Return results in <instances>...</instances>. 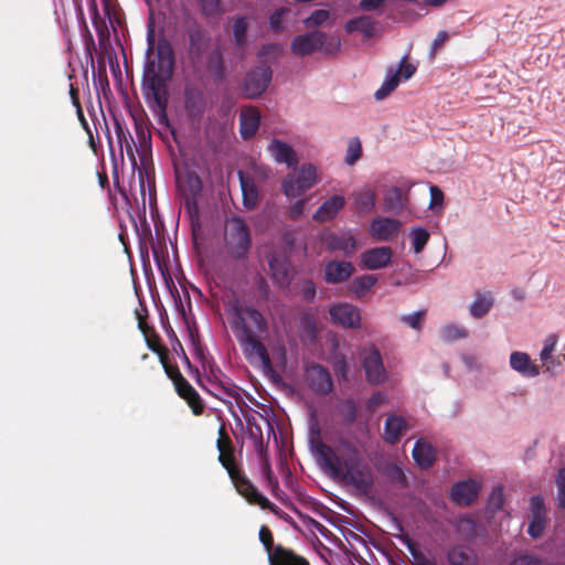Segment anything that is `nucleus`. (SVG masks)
Wrapping results in <instances>:
<instances>
[{"mask_svg":"<svg viewBox=\"0 0 565 565\" xmlns=\"http://www.w3.org/2000/svg\"><path fill=\"white\" fill-rule=\"evenodd\" d=\"M362 157V145L358 137H353L349 140L345 163L353 166Z\"/></svg>","mask_w":565,"mask_h":565,"instance_id":"obj_50","label":"nucleus"},{"mask_svg":"<svg viewBox=\"0 0 565 565\" xmlns=\"http://www.w3.org/2000/svg\"><path fill=\"white\" fill-rule=\"evenodd\" d=\"M479 484L473 480L457 482L451 488V499L460 505H470L478 497Z\"/></svg>","mask_w":565,"mask_h":565,"instance_id":"obj_23","label":"nucleus"},{"mask_svg":"<svg viewBox=\"0 0 565 565\" xmlns=\"http://www.w3.org/2000/svg\"><path fill=\"white\" fill-rule=\"evenodd\" d=\"M147 55L152 54L154 46L157 50V65L156 71L170 77L174 66V53L171 43L166 39L161 38L158 40L156 45V34L152 21L149 22L147 29Z\"/></svg>","mask_w":565,"mask_h":565,"instance_id":"obj_6","label":"nucleus"},{"mask_svg":"<svg viewBox=\"0 0 565 565\" xmlns=\"http://www.w3.org/2000/svg\"><path fill=\"white\" fill-rule=\"evenodd\" d=\"M183 104L186 115L192 119H201L206 110V98L203 90L194 85H185Z\"/></svg>","mask_w":565,"mask_h":565,"instance_id":"obj_14","label":"nucleus"},{"mask_svg":"<svg viewBox=\"0 0 565 565\" xmlns=\"http://www.w3.org/2000/svg\"><path fill=\"white\" fill-rule=\"evenodd\" d=\"M248 23L245 17H238L233 23L234 41L237 47L244 50L247 43Z\"/></svg>","mask_w":565,"mask_h":565,"instance_id":"obj_44","label":"nucleus"},{"mask_svg":"<svg viewBox=\"0 0 565 565\" xmlns=\"http://www.w3.org/2000/svg\"><path fill=\"white\" fill-rule=\"evenodd\" d=\"M363 353L362 365L366 380L371 384L383 383L386 379V371L379 349L375 345H371L369 349H364Z\"/></svg>","mask_w":565,"mask_h":565,"instance_id":"obj_13","label":"nucleus"},{"mask_svg":"<svg viewBox=\"0 0 565 565\" xmlns=\"http://www.w3.org/2000/svg\"><path fill=\"white\" fill-rule=\"evenodd\" d=\"M238 180L243 195V205L246 209L252 210L258 203V189L253 178L243 171H238Z\"/></svg>","mask_w":565,"mask_h":565,"instance_id":"obj_34","label":"nucleus"},{"mask_svg":"<svg viewBox=\"0 0 565 565\" xmlns=\"http://www.w3.org/2000/svg\"><path fill=\"white\" fill-rule=\"evenodd\" d=\"M160 362L162 363V366L164 369V372L166 374L168 375L169 379L172 380L173 384L178 383L179 382V379H183L184 376L182 375V373L180 372L178 365H172L168 362V359L166 360H160Z\"/></svg>","mask_w":565,"mask_h":565,"instance_id":"obj_63","label":"nucleus"},{"mask_svg":"<svg viewBox=\"0 0 565 565\" xmlns=\"http://www.w3.org/2000/svg\"><path fill=\"white\" fill-rule=\"evenodd\" d=\"M345 199L342 195L335 194L326 200L315 212L313 220L326 222L334 218L338 213L343 209Z\"/></svg>","mask_w":565,"mask_h":565,"instance_id":"obj_28","label":"nucleus"},{"mask_svg":"<svg viewBox=\"0 0 565 565\" xmlns=\"http://www.w3.org/2000/svg\"><path fill=\"white\" fill-rule=\"evenodd\" d=\"M218 462L227 471L231 481L236 491L249 503L259 505L264 510H269L274 514H279V508L271 503L264 494H262L252 481L245 476L243 470L236 462L235 447L225 448L218 451Z\"/></svg>","mask_w":565,"mask_h":565,"instance_id":"obj_2","label":"nucleus"},{"mask_svg":"<svg viewBox=\"0 0 565 565\" xmlns=\"http://www.w3.org/2000/svg\"><path fill=\"white\" fill-rule=\"evenodd\" d=\"M402 227V222L396 218L376 217L370 224V234L380 242H391Z\"/></svg>","mask_w":565,"mask_h":565,"instance_id":"obj_18","label":"nucleus"},{"mask_svg":"<svg viewBox=\"0 0 565 565\" xmlns=\"http://www.w3.org/2000/svg\"><path fill=\"white\" fill-rule=\"evenodd\" d=\"M397 70H401L399 76L404 81H408L415 73L416 66L407 61V55H404L401 58L399 66Z\"/></svg>","mask_w":565,"mask_h":565,"instance_id":"obj_62","label":"nucleus"},{"mask_svg":"<svg viewBox=\"0 0 565 565\" xmlns=\"http://www.w3.org/2000/svg\"><path fill=\"white\" fill-rule=\"evenodd\" d=\"M296 178L303 184L302 190H309L317 181V169L312 163H305Z\"/></svg>","mask_w":565,"mask_h":565,"instance_id":"obj_45","label":"nucleus"},{"mask_svg":"<svg viewBox=\"0 0 565 565\" xmlns=\"http://www.w3.org/2000/svg\"><path fill=\"white\" fill-rule=\"evenodd\" d=\"M267 149L277 163H286L289 168L298 164L297 153L287 142L274 138Z\"/></svg>","mask_w":565,"mask_h":565,"instance_id":"obj_22","label":"nucleus"},{"mask_svg":"<svg viewBox=\"0 0 565 565\" xmlns=\"http://www.w3.org/2000/svg\"><path fill=\"white\" fill-rule=\"evenodd\" d=\"M202 13L206 17H214L221 13V0H198Z\"/></svg>","mask_w":565,"mask_h":565,"instance_id":"obj_57","label":"nucleus"},{"mask_svg":"<svg viewBox=\"0 0 565 565\" xmlns=\"http://www.w3.org/2000/svg\"><path fill=\"white\" fill-rule=\"evenodd\" d=\"M408 428L406 419L398 415H390L384 425V439L394 445L399 441L404 431Z\"/></svg>","mask_w":565,"mask_h":565,"instance_id":"obj_30","label":"nucleus"},{"mask_svg":"<svg viewBox=\"0 0 565 565\" xmlns=\"http://www.w3.org/2000/svg\"><path fill=\"white\" fill-rule=\"evenodd\" d=\"M493 297L489 291H477L475 294V300L470 303L469 312L476 318H482L486 316L493 306Z\"/></svg>","mask_w":565,"mask_h":565,"instance_id":"obj_36","label":"nucleus"},{"mask_svg":"<svg viewBox=\"0 0 565 565\" xmlns=\"http://www.w3.org/2000/svg\"><path fill=\"white\" fill-rule=\"evenodd\" d=\"M311 447L323 469L328 470L332 476L340 470L342 459L329 445L324 444L319 436L311 438Z\"/></svg>","mask_w":565,"mask_h":565,"instance_id":"obj_17","label":"nucleus"},{"mask_svg":"<svg viewBox=\"0 0 565 565\" xmlns=\"http://www.w3.org/2000/svg\"><path fill=\"white\" fill-rule=\"evenodd\" d=\"M269 565H310V563L291 548L278 544L276 551L270 553Z\"/></svg>","mask_w":565,"mask_h":565,"instance_id":"obj_29","label":"nucleus"},{"mask_svg":"<svg viewBox=\"0 0 565 565\" xmlns=\"http://www.w3.org/2000/svg\"><path fill=\"white\" fill-rule=\"evenodd\" d=\"M354 207L360 214H369L375 207L376 194L371 188H363L354 194Z\"/></svg>","mask_w":565,"mask_h":565,"instance_id":"obj_37","label":"nucleus"},{"mask_svg":"<svg viewBox=\"0 0 565 565\" xmlns=\"http://www.w3.org/2000/svg\"><path fill=\"white\" fill-rule=\"evenodd\" d=\"M202 367L204 371V380L205 381H212V382H218L224 379H230L227 375H225L222 370L211 360L203 359L202 360Z\"/></svg>","mask_w":565,"mask_h":565,"instance_id":"obj_48","label":"nucleus"},{"mask_svg":"<svg viewBox=\"0 0 565 565\" xmlns=\"http://www.w3.org/2000/svg\"><path fill=\"white\" fill-rule=\"evenodd\" d=\"M341 41L338 35H328L321 31H311L294 38L290 51L298 56L311 55L319 51L327 55H334L339 52Z\"/></svg>","mask_w":565,"mask_h":565,"instance_id":"obj_4","label":"nucleus"},{"mask_svg":"<svg viewBox=\"0 0 565 565\" xmlns=\"http://www.w3.org/2000/svg\"><path fill=\"white\" fill-rule=\"evenodd\" d=\"M376 281L377 278L374 275H362L355 277L351 281L349 289L354 294L355 297L362 298L371 290Z\"/></svg>","mask_w":565,"mask_h":565,"instance_id":"obj_41","label":"nucleus"},{"mask_svg":"<svg viewBox=\"0 0 565 565\" xmlns=\"http://www.w3.org/2000/svg\"><path fill=\"white\" fill-rule=\"evenodd\" d=\"M163 74L156 71V62H147L143 71L142 86L147 98H151L160 111L167 107V85Z\"/></svg>","mask_w":565,"mask_h":565,"instance_id":"obj_7","label":"nucleus"},{"mask_svg":"<svg viewBox=\"0 0 565 565\" xmlns=\"http://www.w3.org/2000/svg\"><path fill=\"white\" fill-rule=\"evenodd\" d=\"M148 348L158 354L160 360L168 359L169 350L160 343V337L156 333L153 328L146 330V333H142Z\"/></svg>","mask_w":565,"mask_h":565,"instance_id":"obj_43","label":"nucleus"},{"mask_svg":"<svg viewBox=\"0 0 565 565\" xmlns=\"http://www.w3.org/2000/svg\"><path fill=\"white\" fill-rule=\"evenodd\" d=\"M401 70L390 67L386 72L385 78L381 87L375 92L374 97L376 100H382L387 97L399 84Z\"/></svg>","mask_w":565,"mask_h":565,"instance_id":"obj_38","label":"nucleus"},{"mask_svg":"<svg viewBox=\"0 0 565 565\" xmlns=\"http://www.w3.org/2000/svg\"><path fill=\"white\" fill-rule=\"evenodd\" d=\"M510 565H548V563L545 558L526 551L514 555Z\"/></svg>","mask_w":565,"mask_h":565,"instance_id":"obj_47","label":"nucleus"},{"mask_svg":"<svg viewBox=\"0 0 565 565\" xmlns=\"http://www.w3.org/2000/svg\"><path fill=\"white\" fill-rule=\"evenodd\" d=\"M386 476L391 481L399 484L401 487L407 486V478H406L403 469L397 465L393 463V465L387 466Z\"/></svg>","mask_w":565,"mask_h":565,"instance_id":"obj_55","label":"nucleus"},{"mask_svg":"<svg viewBox=\"0 0 565 565\" xmlns=\"http://www.w3.org/2000/svg\"><path fill=\"white\" fill-rule=\"evenodd\" d=\"M504 503L503 490L498 487L494 488L489 498V505L494 510H501Z\"/></svg>","mask_w":565,"mask_h":565,"instance_id":"obj_64","label":"nucleus"},{"mask_svg":"<svg viewBox=\"0 0 565 565\" xmlns=\"http://www.w3.org/2000/svg\"><path fill=\"white\" fill-rule=\"evenodd\" d=\"M260 122V114L256 107H246L239 115V134L247 140L255 136Z\"/></svg>","mask_w":565,"mask_h":565,"instance_id":"obj_25","label":"nucleus"},{"mask_svg":"<svg viewBox=\"0 0 565 565\" xmlns=\"http://www.w3.org/2000/svg\"><path fill=\"white\" fill-rule=\"evenodd\" d=\"M413 458L420 468L427 469L434 465L435 450L430 444L419 439L414 446Z\"/></svg>","mask_w":565,"mask_h":565,"instance_id":"obj_35","label":"nucleus"},{"mask_svg":"<svg viewBox=\"0 0 565 565\" xmlns=\"http://www.w3.org/2000/svg\"><path fill=\"white\" fill-rule=\"evenodd\" d=\"M93 24L98 35V46L96 62L92 57V72L93 82L97 88L98 99L102 104L103 99H106V65H105V51H106V24L103 20H99L96 8L93 12Z\"/></svg>","mask_w":565,"mask_h":565,"instance_id":"obj_5","label":"nucleus"},{"mask_svg":"<svg viewBox=\"0 0 565 565\" xmlns=\"http://www.w3.org/2000/svg\"><path fill=\"white\" fill-rule=\"evenodd\" d=\"M189 55L193 61L202 58L210 46L211 36L209 32L200 24H194L188 30Z\"/></svg>","mask_w":565,"mask_h":565,"instance_id":"obj_16","label":"nucleus"},{"mask_svg":"<svg viewBox=\"0 0 565 565\" xmlns=\"http://www.w3.org/2000/svg\"><path fill=\"white\" fill-rule=\"evenodd\" d=\"M545 527V518H532L527 527V533L531 537H540Z\"/></svg>","mask_w":565,"mask_h":565,"instance_id":"obj_59","label":"nucleus"},{"mask_svg":"<svg viewBox=\"0 0 565 565\" xmlns=\"http://www.w3.org/2000/svg\"><path fill=\"white\" fill-rule=\"evenodd\" d=\"M456 531L465 541L471 542L480 534V525L471 518H460L456 523Z\"/></svg>","mask_w":565,"mask_h":565,"instance_id":"obj_39","label":"nucleus"},{"mask_svg":"<svg viewBox=\"0 0 565 565\" xmlns=\"http://www.w3.org/2000/svg\"><path fill=\"white\" fill-rule=\"evenodd\" d=\"M338 412L342 417L343 424L345 425L353 424L358 416V407L352 399H344L340 402Z\"/></svg>","mask_w":565,"mask_h":565,"instance_id":"obj_46","label":"nucleus"},{"mask_svg":"<svg viewBox=\"0 0 565 565\" xmlns=\"http://www.w3.org/2000/svg\"><path fill=\"white\" fill-rule=\"evenodd\" d=\"M468 337V331L463 327L450 323L441 329V339L445 342H454Z\"/></svg>","mask_w":565,"mask_h":565,"instance_id":"obj_49","label":"nucleus"},{"mask_svg":"<svg viewBox=\"0 0 565 565\" xmlns=\"http://www.w3.org/2000/svg\"><path fill=\"white\" fill-rule=\"evenodd\" d=\"M510 365L523 376L533 377L540 373V367L534 364L530 355L524 352H512L510 355Z\"/></svg>","mask_w":565,"mask_h":565,"instance_id":"obj_33","label":"nucleus"},{"mask_svg":"<svg viewBox=\"0 0 565 565\" xmlns=\"http://www.w3.org/2000/svg\"><path fill=\"white\" fill-rule=\"evenodd\" d=\"M404 209L403 193L398 186L391 188L384 196V210L388 213L399 214Z\"/></svg>","mask_w":565,"mask_h":565,"instance_id":"obj_40","label":"nucleus"},{"mask_svg":"<svg viewBox=\"0 0 565 565\" xmlns=\"http://www.w3.org/2000/svg\"><path fill=\"white\" fill-rule=\"evenodd\" d=\"M287 12V9L279 8L269 15V25L271 30L276 32L284 30L282 18Z\"/></svg>","mask_w":565,"mask_h":565,"instance_id":"obj_60","label":"nucleus"},{"mask_svg":"<svg viewBox=\"0 0 565 565\" xmlns=\"http://www.w3.org/2000/svg\"><path fill=\"white\" fill-rule=\"evenodd\" d=\"M175 391L178 395L186 401L188 405L191 407L194 415H201L204 409L203 402L199 395V393L194 390V387L188 382L185 377L182 380L179 379V382L174 384Z\"/></svg>","mask_w":565,"mask_h":565,"instance_id":"obj_24","label":"nucleus"},{"mask_svg":"<svg viewBox=\"0 0 565 565\" xmlns=\"http://www.w3.org/2000/svg\"><path fill=\"white\" fill-rule=\"evenodd\" d=\"M330 17V12L324 9L315 10L308 18L303 20L306 26L322 25Z\"/></svg>","mask_w":565,"mask_h":565,"instance_id":"obj_54","label":"nucleus"},{"mask_svg":"<svg viewBox=\"0 0 565 565\" xmlns=\"http://www.w3.org/2000/svg\"><path fill=\"white\" fill-rule=\"evenodd\" d=\"M224 238L226 247H249L250 232L245 220L239 216L226 218Z\"/></svg>","mask_w":565,"mask_h":565,"instance_id":"obj_10","label":"nucleus"},{"mask_svg":"<svg viewBox=\"0 0 565 565\" xmlns=\"http://www.w3.org/2000/svg\"><path fill=\"white\" fill-rule=\"evenodd\" d=\"M333 476L340 477L344 482L353 486L362 493H369L374 486V476L371 467L354 447L348 448L340 462V470L334 472Z\"/></svg>","mask_w":565,"mask_h":565,"instance_id":"obj_3","label":"nucleus"},{"mask_svg":"<svg viewBox=\"0 0 565 565\" xmlns=\"http://www.w3.org/2000/svg\"><path fill=\"white\" fill-rule=\"evenodd\" d=\"M230 326L246 359H258L265 369H270L271 360L263 343L269 331L265 316L255 307L236 301L232 306Z\"/></svg>","mask_w":565,"mask_h":565,"instance_id":"obj_1","label":"nucleus"},{"mask_svg":"<svg viewBox=\"0 0 565 565\" xmlns=\"http://www.w3.org/2000/svg\"><path fill=\"white\" fill-rule=\"evenodd\" d=\"M329 315L334 323L344 328L355 329L360 327V310L353 305L344 302L334 305L329 309Z\"/></svg>","mask_w":565,"mask_h":565,"instance_id":"obj_15","label":"nucleus"},{"mask_svg":"<svg viewBox=\"0 0 565 565\" xmlns=\"http://www.w3.org/2000/svg\"><path fill=\"white\" fill-rule=\"evenodd\" d=\"M355 271L354 266L345 260H331L324 266V280L328 284L347 281Z\"/></svg>","mask_w":565,"mask_h":565,"instance_id":"obj_21","label":"nucleus"},{"mask_svg":"<svg viewBox=\"0 0 565 565\" xmlns=\"http://www.w3.org/2000/svg\"><path fill=\"white\" fill-rule=\"evenodd\" d=\"M305 377L308 386L316 394L327 395L333 390V381L330 372L318 363H312L307 366Z\"/></svg>","mask_w":565,"mask_h":565,"instance_id":"obj_12","label":"nucleus"},{"mask_svg":"<svg viewBox=\"0 0 565 565\" xmlns=\"http://www.w3.org/2000/svg\"><path fill=\"white\" fill-rule=\"evenodd\" d=\"M259 541L263 543V545L268 554V561L270 562V553H274L276 551L277 545H274V536L268 526H266V525L260 526Z\"/></svg>","mask_w":565,"mask_h":565,"instance_id":"obj_52","label":"nucleus"},{"mask_svg":"<svg viewBox=\"0 0 565 565\" xmlns=\"http://www.w3.org/2000/svg\"><path fill=\"white\" fill-rule=\"evenodd\" d=\"M555 482L557 486L558 508L565 510V468L558 470Z\"/></svg>","mask_w":565,"mask_h":565,"instance_id":"obj_56","label":"nucleus"},{"mask_svg":"<svg viewBox=\"0 0 565 565\" xmlns=\"http://www.w3.org/2000/svg\"><path fill=\"white\" fill-rule=\"evenodd\" d=\"M425 315L426 310L416 311L409 315L402 316L401 321L415 330H420L425 319Z\"/></svg>","mask_w":565,"mask_h":565,"instance_id":"obj_53","label":"nucleus"},{"mask_svg":"<svg viewBox=\"0 0 565 565\" xmlns=\"http://www.w3.org/2000/svg\"><path fill=\"white\" fill-rule=\"evenodd\" d=\"M271 77L273 72L268 65H259L249 70L242 85L245 97L255 99L262 96L268 88Z\"/></svg>","mask_w":565,"mask_h":565,"instance_id":"obj_8","label":"nucleus"},{"mask_svg":"<svg viewBox=\"0 0 565 565\" xmlns=\"http://www.w3.org/2000/svg\"><path fill=\"white\" fill-rule=\"evenodd\" d=\"M142 260L149 258L150 249H139ZM153 259L157 267L168 286L173 285L172 275L174 270H180V262L178 249H172V257L169 254V249H151Z\"/></svg>","mask_w":565,"mask_h":565,"instance_id":"obj_9","label":"nucleus"},{"mask_svg":"<svg viewBox=\"0 0 565 565\" xmlns=\"http://www.w3.org/2000/svg\"><path fill=\"white\" fill-rule=\"evenodd\" d=\"M392 249H366L361 255V263L366 269H379L390 264Z\"/></svg>","mask_w":565,"mask_h":565,"instance_id":"obj_32","label":"nucleus"},{"mask_svg":"<svg viewBox=\"0 0 565 565\" xmlns=\"http://www.w3.org/2000/svg\"><path fill=\"white\" fill-rule=\"evenodd\" d=\"M447 561L450 565H478L477 553L465 544H455L447 551Z\"/></svg>","mask_w":565,"mask_h":565,"instance_id":"obj_26","label":"nucleus"},{"mask_svg":"<svg viewBox=\"0 0 565 565\" xmlns=\"http://www.w3.org/2000/svg\"><path fill=\"white\" fill-rule=\"evenodd\" d=\"M266 257L273 279L280 286L289 285L292 267L287 255V249H271Z\"/></svg>","mask_w":565,"mask_h":565,"instance_id":"obj_11","label":"nucleus"},{"mask_svg":"<svg viewBox=\"0 0 565 565\" xmlns=\"http://www.w3.org/2000/svg\"><path fill=\"white\" fill-rule=\"evenodd\" d=\"M412 246L413 247H424L429 239V232L424 227H413L409 232Z\"/></svg>","mask_w":565,"mask_h":565,"instance_id":"obj_51","label":"nucleus"},{"mask_svg":"<svg viewBox=\"0 0 565 565\" xmlns=\"http://www.w3.org/2000/svg\"><path fill=\"white\" fill-rule=\"evenodd\" d=\"M531 518H545L546 509L543 497L534 495L531 498Z\"/></svg>","mask_w":565,"mask_h":565,"instance_id":"obj_58","label":"nucleus"},{"mask_svg":"<svg viewBox=\"0 0 565 565\" xmlns=\"http://www.w3.org/2000/svg\"><path fill=\"white\" fill-rule=\"evenodd\" d=\"M376 24L377 22L370 15H360L349 19L344 24V30L349 34L359 32L364 38L371 39L375 34Z\"/></svg>","mask_w":565,"mask_h":565,"instance_id":"obj_31","label":"nucleus"},{"mask_svg":"<svg viewBox=\"0 0 565 565\" xmlns=\"http://www.w3.org/2000/svg\"><path fill=\"white\" fill-rule=\"evenodd\" d=\"M557 343V337L550 334L544 342V348L540 353L541 361L548 372H555L557 367L563 366L565 362V353L558 354L556 358L552 355L555 345Z\"/></svg>","mask_w":565,"mask_h":565,"instance_id":"obj_27","label":"nucleus"},{"mask_svg":"<svg viewBox=\"0 0 565 565\" xmlns=\"http://www.w3.org/2000/svg\"><path fill=\"white\" fill-rule=\"evenodd\" d=\"M199 384L209 394L223 402H226L230 398L238 399L241 397L238 387L233 383L231 379H224L223 382H212L204 380V382L200 381Z\"/></svg>","mask_w":565,"mask_h":565,"instance_id":"obj_20","label":"nucleus"},{"mask_svg":"<svg viewBox=\"0 0 565 565\" xmlns=\"http://www.w3.org/2000/svg\"><path fill=\"white\" fill-rule=\"evenodd\" d=\"M233 441L226 430V427L224 424H222L218 428V438L216 440V448L218 451L224 450L225 448H232Z\"/></svg>","mask_w":565,"mask_h":565,"instance_id":"obj_61","label":"nucleus"},{"mask_svg":"<svg viewBox=\"0 0 565 565\" xmlns=\"http://www.w3.org/2000/svg\"><path fill=\"white\" fill-rule=\"evenodd\" d=\"M302 185L294 173H288L281 183L282 192L289 199L301 196L307 191L302 190Z\"/></svg>","mask_w":565,"mask_h":565,"instance_id":"obj_42","label":"nucleus"},{"mask_svg":"<svg viewBox=\"0 0 565 565\" xmlns=\"http://www.w3.org/2000/svg\"><path fill=\"white\" fill-rule=\"evenodd\" d=\"M205 70L214 83L218 84L227 77V66L224 57V52L221 46L212 49L205 60Z\"/></svg>","mask_w":565,"mask_h":565,"instance_id":"obj_19","label":"nucleus"}]
</instances>
